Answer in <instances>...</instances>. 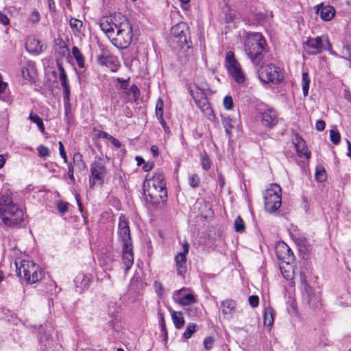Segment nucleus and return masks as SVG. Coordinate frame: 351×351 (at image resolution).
Listing matches in <instances>:
<instances>
[{"label":"nucleus","instance_id":"f257e3e1","mask_svg":"<svg viewBox=\"0 0 351 351\" xmlns=\"http://www.w3.org/2000/svg\"><path fill=\"white\" fill-rule=\"evenodd\" d=\"M0 217L7 226H18L24 220V211L13 202L9 189L3 191L0 195Z\"/></svg>","mask_w":351,"mask_h":351},{"label":"nucleus","instance_id":"f03ea898","mask_svg":"<svg viewBox=\"0 0 351 351\" xmlns=\"http://www.w3.org/2000/svg\"><path fill=\"white\" fill-rule=\"evenodd\" d=\"M0 217L7 226H18L24 220V211L13 202L9 189L3 191L0 195Z\"/></svg>","mask_w":351,"mask_h":351},{"label":"nucleus","instance_id":"7ed1b4c3","mask_svg":"<svg viewBox=\"0 0 351 351\" xmlns=\"http://www.w3.org/2000/svg\"><path fill=\"white\" fill-rule=\"evenodd\" d=\"M145 199L147 204L156 206L159 204L158 197L162 202L167 196L165 176L160 172H156L152 177L146 176L143 183Z\"/></svg>","mask_w":351,"mask_h":351},{"label":"nucleus","instance_id":"20e7f679","mask_svg":"<svg viewBox=\"0 0 351 351\" xmlns=\"http://www.w3.org/2000/svg\"><path fill=\"white\" fill-rule=\"evenodd\" d=\"M244 50L254 65H260L267 51V45L263 36L258 32L247 33Z\"/></svg>","mask_w":351,"mask_h":351},{"label":"nucleus","instance_id":"39448f33","mask_svg":"<svg viewBox=\"0 0 351 351\" xmlns=\"http://www.w3.org/2000/svg\"><path fill=\"white\" fill-rule=\"evenodd\" d=\"M118 234L119 239L123 243V264L125 266V272H128L134 263V252L128 221L123 215L119 217Z\"/></svg>","mask_w":351,"mask_h":351},{"label":"nucleus","instance_id":"423d86ee","mask_svg":"<svg viewBox=\"0 0 351 351\" xmlns=\"http://www.w3.org/2000/svg\"><path fill=\"white\" fill-rule=\"evenodd\" d=\"M113 24L117 34L112 38L111 43L119 49H126L131 43L133 36L130 23L126 17L118 13L114 14Z\"/></svg>","mask_w":351,"mask_h":351},{"label":"nucleus","instance_id":"0eeeda50","mask_svg":"<svg viewBox=\"0 0 351 351\" xmlns=\"http://www.w3.org/2000/svg\"><path fill=\"white\" fill-rule=\"evenodd\" d=\"M18 276L29 284L35 283L42 278L40 269L32 261L21 260L19 264L15 263Z\"/></svg>","mask_w":351,"mask_h":351},{"label":"nucleus","instance_id":"6e6552de","mask_svg":"<svg viewBox=\"0 0 351 351\" xmlns=\"http://www.w3.org/2000/svg\"><path fill=\"white\" fill-rule=\"evenodd\" d=\"M282 204L281 189L277 184H271L264 193V206L267 212L272 213Z\"/></svg>","mask_w":351,"mask_h":351},{"label":"nucleus","instance_id":"1a4fd4ad","mask_svg":"<svg viewBox=\"0 0 351 351\" xmlns=\"http://www.w3.org/2000/svg\"><path fill=\"white\" fill-rule=\"evenodd\" d=\"M108 169L102 158H98L90 165L89 186L93 188L96 185L102 186L107 175Z\"/></svg>","mask_w":351,"mask_h":351},{"label":"nucleus","instance_id":"9d476101","mask_svg":"<svg viewBox=\"0 0 351 351\" xmlns=\"http://www.w3.org/2000/svg\"><path fill=\"white\" fill-rule=\"evenodd\" d=\"M303 47L309 55H316L324 50L331 48L330 43L327 36H322L316 38H308L303 42Z\"/></svg>","mask_w":351,"mask_h":351},{"label":"nucleus","instance_id":"9b49d317","mask_svg":"<svg viewBox=\"0 0 351 351\" xmlns=\"http://www.w3.org/2000/svg\"><path fill=\"white\" fill-rule=\"evenodd\" d=\"M259 78L264 83H279L282 79L279 67L270 64L262 67L259 71Z\"/></svg>","mask_w":351,"mask_h":351},{"label":"nucleus","instance_id":"f8f14e48","mask_svg":"<svg viewBox=\"0 0 351 351\" xmlns=\"http://www.w3.org/2000/svg\"><path fill=\"white\" fill-rule=\"evenodd\" d=\"M195 90L191 88V95L197 107L206 117L210 118V117L213 115V110L208 103V99L205 93H203L198 86H195Z\"/></svg>","mask_w":351,"mask_h":351},{"label":"nucleus","instance_id":"ddd939ff","mask_svg":"<svg viewBox=\"0 0 351 351\" xmlns=\"http://www.w3.org/2000/svg\"><path fill=\"white\" fill-rule=\"evenodd\" d=\"M171 34L174 42L183 47L189 38V27L186 23H178L171 27Z\"/></svg>","mask_w":351,"mask_h":351},{"label":"nucleus","instance_id":"4468645a","mask_svg":"<svg viewBox=\"0 0 351 351\" xmlns=\"http://www.w3.org/2000/svg\"><path fill=\"white\" fill-rule=\"evenodd\" d=\"M276 252L282 263H291L294 261V254L291 248L285 242H280L276 246Z\"/></svg>","mask_w":351,"mask_h":351},{"label":"nucleus","instance_id":"2eb2a0df","mask_svg":"<svg viewBox=\"0 0 351 351\" xmlns=\"http://www.w3.org/2000/svg\"><path fill=\"white\" fill-rule=\"evenodd\" d=\"M189 245L188 242L185 241L182 244V252H179L175 257V261L178 274L179 275H184L187 271V264L186 255L189 253Z\"/></svg>","mask_w":351,"mask_h":351},{"label":"nucleus","instance_id":"dca6fc26","mask_svg":"<svg viewBox=\"0 0 351 351\" xmlns=\"http://www.w3.org/2000/svg\"><path fill=\"white\" fill-rule=\"evenodd\" d=\"M261 121L263 125L271 128L278 121V114L274 108H268L260 112Z\"/></svg>","mask_w":351,"mask_h":351},{"label":"nucleus","instance_id":"f3484780","mask_svg":"<svg viewBox=\"0 0 351 351\" xmlns=\"http://www.w3.org/2000/svg\"><path fill=\"white\" fill-rule=\"evenodd\" d=\"M293 144L297 152L298 156L300 158L308 160L311 157V152L308 151L306 145V142L298 135L295 136Z\"/></svg>","mask_w":351,"mask_h":351},{"label":"nucleus","instance_id":"a211bd4d","mask_svg":"<svg viewBox=\"0 0 351 351\" xmlns=\"http://www.w3.org/2000/svg\"><path fill=\"white\" fill-rule=\"evenodd\" d=\"M220 309L225 319L232 317L236 310V302L232 299H227L221 302Z\"/></svg>","mask_w":351,"mask_h":351},{"label":"nucleus","instance_id":"6ab92c4d","mask_svg":"<svg viewBox=\"0 0 351 351\" xmlns=\"http://www.w3.org/2000/svg\"><path fill=\"white\" fill-rule=\"evenodd\" d=\"M316 12L324 21H330L335 14V8L330 5H324L323 3L316 5Z\"/></svg>","mask_w":351,"mask_h":351},{"label":"nucleus","instance_id":"aec40b11","mask_svg":"<svg viewBox=\"0 0 351 351\" xmlns=\"http://www.w3.org/2000/svg\"><path fill=\"white\" fill-rule=\"evenodd\" d=\"M114 15L110 17L103 18L100 21L99 26L101 30L106 34V36L111 40L113 37V33L115 27L113 24Z\"/></svg>","mask_w":351,"mask_h":351},{"label":"nucleus","instance_id":"412c9836","mask_svg":"<svg viewBox=\"0 0 351 351\" xmlns=\"http://www.w3.org/2000/svg\"><path fill=\"white\" fill-rule=\"evenodd\" d=\"M25 45L27 51L32 53H38L43 50L40 41L33 36L27 38Z\"/></svg>","mask_w":351,"mask_h":351},{"label":"nucleus","instance_id":"4be33fe9","mask_svg":"<svg viewBox=\"0 0 351 351\" xmlns=\"http://www.w3.org/2000/svg\"><path fill=\"white\" fill-rule=\"evenodd\" d=\"M225 65L230 73L241 68L240 64L235 59L234 55L232 51H228L226 53Z\"/></svg>","mask_w":351,"mask_h":351},{"label":"nucleus","instance_id":"5701e85b","mask_svg":"<svg viewBox=\"0 0 351 351\" xmlns=\"http://www.w3.org/2000/svg\"><path fill=\"white\" fill-rule=\"evenodd\" d=\"M280 269L283 277L289 280L293 278V269L291 263H281Z\"/></svg>","mask_w":351,"mask_h":351},{"label":"nucleus","instance_id":"b1692460","mask_svg":"<svg viewBox=\"0 0 351 351\" xmlns=\"http://www.w3.org/2000/svg\"><path fill=\"white\" fill-rule=\"evenodd\" d=\"M171 317L175 327L180 329L184 324V319L182 313L180 311H171Z\"/></svg>","mask_w":351,"mask_h":351},{"label":"nucleus","instance_id":"393cba45","mask_svg":"<svg viewBox=\"0 0 351 351\" xmlns=\"http://www.w3.org/2000/svg\"><path fill=\"white\" fill-rule=\"evenodd\" d=\"M29 119L32 122L37 125L38 130L41 132V133L45 134V126L42 119L34 114L33 112H31L29 115Z\"/></svg>","mask_w":351,"mask_h":351},{"label":"nucleus","instance_id":"a878e982","mask_svg":"<svg viewBox=\"0 0 351 351\" xmlns=\"http://www.w3.org/2000/svg\"><path fill=\"white\" fill-rule=\"evenodd\" d=\"M223 126L227 135L230 138L232 130L234 127L235 121L230 117H224L222 121Z\"/></svg>","mask_w":351,"mask_h":351},{"label":"nucleus","instance_id":"bb28decb","mask_svg":"<svg viewBox=\"0 0 351 351\" xmlns=\"http://www.w3.org/2000/svg\"><path fill=\"white\" fill-rule=\"evenodd\" d=\"M177 302L183 306H189L191 304L196 302V299L191 293L186 294L184 297L180 298Z\"/></svg>","mask_w":351,"mask_h":351},{"label":"nucleus","instance_id":"cd10ccee","mask_svg":"<svg viewBox=\"0 0 351 351\" xmlns=\"http://www.w3.org/2000/svg\"><path fill=\"white\" fill-rule=\"evenodd\" d=\"M72 53H73V56L75 58L79 67L84 68V56L82 54V53L80 52V49L75 46L73 47Z\"/></svg>","mask_w":351,"mask_h":351},{"label":"nucleus","instance_id":"c85d7f7f","mask_svg":"<svg viewBox=\"0 0 351 351\" xmlns=\"http://www.w3.org/2000/svg\"><path fill=\"white\" fill-rule=\"evenodd\" d=\"M263 321L265 325L271 326L274 323V310L271 308H268L265 311L263 315Z\"/></svg>","mask_w":351,"mask_h":351},{"label":"nucleus","instance_id":"c756f323","mask_svg":"<svg viewBox=\"0 0 351 351\" xmlns=\"http://www.w3.org/2000/svg\"><path fill=\"white\" fill-rule=\"evenodd\" d=\"M309 84L310 77L308 73L306 72L302 73V86L303 94L305 97H306L308 94Z\"/></svg>","mask_w":351,"mask_h":351},{"label":"nucleus","instance_id":"7c9ffc66","mask_svg":"<svg viewBox=\"0 0 351 351\" xmlns=\"http://www.w3.org/2000/svg\"><path fill=\"white\" fill-rule=\"evenodd\" d=\"M57 66L59 71V80L61 82L62 86H63L69 84L66 73L63 68L62 64L60 62H58Z\"/></svg>","mask_w":351,"mask_h":351},{"label":"nucleus","instance_id":"2f4dec72","mask_svg":"<svg viewBox=\"0 0 351 351\" xmlns=\"http://www.w3.org/2000/svg\"><path fill=\"white\" fill-rule=\"evenodd\" d=\"M295 243L300 251H306L309 248L308 241L304 237H298L295 238Z\"/></svg>","mask_w":351,"mask_h":351},{"label":"nucleus","instance_id":"473e14b6","mask_svg":"<svg viewBox=\"0 0 351 351\" xmlns=\"http://www.w3.org/2000/svg\"><path fill=\"white\" fill-rule=\"evenodd\" d=\"M73 160L75 165L80 169H84L86 168V165L83 160L82 155L80 153H75L73 154Z\"/></svg>","mask_w":351,"mask_h":351},{"label":"nucleus","instance_id":"72a5a7b5","mask_svg":"<svg viewBox=\"0 0 351 351\" xmlns=\"http://www.w3.org/2000/svg\"><path fill=\"white\" fill-rule=\"evenodd\" d=\"M230 75L234 80L239 84L243 83L245 81V75L241 71V68L236 71H233Z\"/></svg>","mask_w":351,"mask_h":351},{"label":"nucleus","instance_id":"f704fd0d","mask_svg":"<svg viewBox=\"0 0 351 351\" xmlns=\"http://www.w3.org/2000/svg\"><path fill=\"white\" fill-rule=\"evenodd\" d=\"M234 230L237 232H243L245 230V226L243 220L240 217H238L234 220Z\"/></svg>","mask_w":351,"mask_h":351},{"label":"nucleus","instance_id":"c9c22d12","mask_svg":"<svg viewBox=\"0 0 351 351\" xmlns=\"http://www.w3.org/2000/svg\"><path fill=\"white\" fill-rule=\"evenodd\" d=\"M196 324L191 323L187 326L186 330L183 333V337L185 339H189L192 335L195 332Z\"/></svg>","mask_w":351,"mask_h":351},{"label":"nucleus","instance_id":"e433bc0d","mask_svg":"<svg viewBox=\"0 0 351 351\" xmlns=\"http://www.w3.org/2000/svg\"><path fill=\"white\" fill-rule=\"evenodd\" d=\"M330 141L335 144L337 145L339 144L340 141V134L337 130H331L330 131Z\"/></svg>","mask_w":351,"mask_h":351},{"label":"nucleus","instance_id":"4c0bfd02","mask_svg":"<svg viewBox=\"0 0 351 351\" xmlns=\"http://www.w3.org/2000/svg\"><path fill=\"white\" fill-rule=\"evenodd\" d=\"M201 164L204 170H208L210 168V160L206 153L202 155Z\"/></svg>","mask_w":351,"mask_h":351},{"label":"nucleus","instance_id":"58836bf2","mask_svg":"<svg viewBox=\"0 0 351 351\" xmlns=\"http://www.w3.org/2000/svg\"><path fill=\"white\" fill-rule=\"evenodd\" d=\"M83 23L82 21L78 20L75 18H71L70 20V26L72 29H75L77 32L80 31L82 28Z\"/></svg>","mask_w":351,"mask_h":351},{"label":"nucleus","instance_id":"ea45409f","mask_svg":"<svg viewBox=\"0 0 351 351\" xmlns=\"http://www.w3.org/2000/svg\"><path fill=\"white\" fill-rule=\"evenodd\" d=\"M189 184L193 188H197L199 185V178L197 175L193 174L189 178Z\"/></svg>","mask_w":351,"mask_h":351},{"label":"nucleus","instance_id":"a19ab883","mask_svg":"<svg viewBox=\"0 0 351 351\" xmlns=\"http://www.w3.org/2000/svg\"><path fill=\"white\" fill-rule=\"evenodd\" d=\"M37 150H38V155L40 157L46 158L49 156L50 152H49V149L44 145L38 146L37 148Z\"/></svg>","mask_w":351,"mask_h":351},{"label":"nucleus","instance_id":"79ce46f5","mask_svg":"<svg viewBox=\"0 0 351 351\" xmlns=\"http://www.w3.org/2000/svg\"><path fill=\"white\" fill-rule=\"evenodd\" d=\"M163 108L164 103L162 99H158L156 105V115L158 117V115H163Z\"/></svg>","mask_w":351,"mask_h":351},{"label":"nucleus","instance_id":"37998d69","mask_svg":"<svg viewBox=\"0 0 351 351\" xmlns=\"http://www.w3.org/2000/svg\"><path fill=\"white\" fill-rule=\"evenodd\" d=\"M223 106L227 110H230L233 108V100L231 96H226L223 99Z\"/></svg>","mask_w":351,"mask_h":351},{"label":"nucleus","instance_id":"c03bdc74","mask_svg":"<svg viewBox=\"0 0 351 351\" xmlns=\"http://www.w3.org/2000/svg\"><path fill=\"white\" fill-rule=\"evenodd\" d=\"M68 208H69V204L66 203V202H60V203H58V211L61 213V214H64L66 213L67 211H68Z\"/></svg>","mask_w":351,"mask_h":351},{"label":"nucleus","instance_id":"a18cd8bd","mask_svg":"<svg viewBox=\"0 0 351 351\" xmlns=\"http://www.w3.org/2000/svg\"><path fill=\"white\" fill-rule=\"evenodd\" d=\"M58 144H59L60 155L62 158V159L64 160V162L65 163H67L68 162V159H67L66 154V152L64 150L63 144L60 141L58 143Z\"/></svg>","mask_w":351,"mask_h":351},{"label":"nucleus","instance_id":"49530a36","mask_svg":"<svg viewBox=\"0 0 351 351\" xmlns=\"http://www.w3.org/2000/svg\"><path fill=\"white\" fill-rule=\"evenodd\" d=\"M248 301L252 307L255 308L258 306L259 303L258 297L256 295H251L248 298Z\"/></svg>","mask_w":351,"mask_h":351},{"label":"nucleus","instance_id":"de8ad7c7","mask_svg":"<svg viewBox=\"0 0 351 351\" xmlns=\"http://www.w3.org/2000/svg\"><path fill=\"white\" fill-rule=\"evenodd\" d=\"M157 118L159 120L160 124L162 125V128H163L165 132L167 133V134H169L170 133V129L167 126V124L166 123L165 121L164 120L163 115H158V117H157Z\"/></svg>","mask_w":351,"mask_h":351},{"label":"nucleus","instance_id":"09e8293b","mask_svg":"<svg viewBox=\"0 0 351 351\" xmlns=\"http://www.w3.org/2000/svg\"><path fill=\"white\" fill-rule=\"evenodd\" d=\"M68 175L71 182L74 184L75 182L74 178V168L71 163L68 165Z\"/></svg>","mask_w":351,"mask_h":351},{"label":"nucleus","instance_id":"8fccbe9b","mask_svg":"<svg viewBox=\"0 0 351 351\" xmlns=\"http://www.w3.org/2000/svg\"><path fill=\"white\" fill-rule=\"evenodd\" d=\"M214 343L213 338L211 337H206L204 341V345L206 349L210 350L213 348Z\"/></svg>","mask_w":351,"mask_h":351},{"label":"nucleus","instance_id":"3c124183","mask_svg":"<svg viewBox=\"0 0 351 351\" xmlns=\"http://www.w3.org/2000/svg\"><path fill=\"white\" fill-rule=\"evenodd\" d=\"M184 311L188 314V315L191 317H195L197 315V308L190 306L185 307Z\"/></svg>","mask_w":351,"mask_h":351},{"label":"nucleus","instance_id":"603ef678","mask_svg":"<svg viewBox=\"0 0 351 351\" xmlns=\"http://www.w3.org/2000/svg\"><path fill=\"white\" fill-rule=\"evenodd\" d=\"M315 177L317 181L323 182L326 180V176L324 170L317 171Z\"/></svg>","mask_w":351,"mask_h":351},{"label":"nucleus","instance_id":"864d4df0","mask_svg":"<svg viewBox=\"0 0 351 351\" xmlns=\"http://www.w3.org/2000/svg\"><path fill=\"white\" fill-rule=\"evenodd\" d=\"M108 58L104 55H100L97 56V62L101 65H107L108 63Z\"/></svg>","mask_w":351,"mask_h":351},{"label":"nucleus","instance_id":"5fc2aeb1","mask_svg":"<svg viewBox=\"0 0 351 351\" xmlns=\"http://www.w3.org/2000/svg\"><path fill=\"white\" fill-rule=\"evenodd\" d=\"M326 126L325 121L323 120H318L315 124V128L317 130L322 132L324 130Z\"/></svg>","mask_w":351,"mask_h":351},{"label":"nucleus","instance_id":"6e6d98bb","mask_svg":"<svg viewBox=\"0 0 351 351\" xmlns=\"http://www.w3.org/2000/svg\"><path fill=\"white\" fill-rule=\"evenodd\" d=\"M10 23L8 17L0 11V23L6 25Z\"/></svg>","mask_w":351,"mask_h":351},{"label":"nucleus","instance_id":"4d7b16f0","mask_svg":"<svg viewBox=\"0 0 351 351\" xmlns=\"http://www.w3.org/2000/svg\"><path fill=\"white\" fill-rule=\"evenodd\" d=\"M154 166V164L153 162H145L144 165L143 166V169L144 171L148 172L153 169Z\"/></svg>","mask_w":351,"mask_h":351},{"label":"nucleus","instance_id":"13d9d810","mask_svg":"<svg viewBox=\"0 0 351 351\" xmlns=\"http://www.w3.org/2000/svg\"><path fill=\"white\" fill-rule=\"evenodd\" d=\"M117 82L119 83H120V87L121 89L123 90H126L128 88V80H123L121 78H119L118 77L117 79Z\"/></svg>","mask_w":351,"mask_h":351},{"label":"nucleus","instance_id":"bf43d9fd","mask_svg":"<svg viewBox=\"0 0 351 351\" xmlns=\"http://www.w3.org/2000/svg\"><path fill=\"white\" fill-rule=\"evenodd\" d=\"M109 141H110L111 143L117 149L120 148L121 146V142L112 136L110 138Z\"/></svg>","mask_w":351,"mask_h":351},{"label":"nucleus","instance_id":"052dcab7","mask_svg":"<svg viewBox=\"0 0 351 351\" xmlns=\"http://www.w3.org/2000/svg\"><path fill=\"white\" fill-rule=\"evenodd\" d=\"M64 89V99H66L67 101L69 100V96H70V87L69 85H65L63 86Z\"/></svg>","mask_w":351,"mask_h":351},{"label":"nucleus","instance_id":"680f3d73","mask_svg":"<svg viewBox=\"0 0 351 351\" xmlns=\"http://www.w3.org/2000/svg\"><path fill=\"white\" fill-rule=\"evenodd\" d=\"M130 92L133 94L134 97H136L139 94V90L136 85H132L130 87Z\"/></svg>","mask_w":351,"mask_h":351},{"label":"nucleus","instance_id":"e2e57ef3","mask_svg":"<svg viewBox=\"0 0 351 351\" xmlns=\"http://www.w3.org/2000/svg\"><path fill=\"white\" fill-rule=\"evenodd\" d=\"M21 75L25 80H27L29 77L28 69L23 68L21 70Z\"/></svg>","mask_w":351,"mask_h":351},{"label":"nucleus","instance_id":"0e129e2a","mask_svg":"<svg viewBox=\"0 0 351 351\" xmlns=\"http://www.w3.org/2000/svg\"><path fill=\"white\" fill-rule=\"evenodd\" d=\"M150 150H151V152H152V154H153V156L154 157L158 156V147L156 145H152L151 147Z\"/></svg>","mask_w":351,"mask_h":351},{"label":"nucleus","instance_id":"69168bd1","mask_svg":"<svg viewBox=\"0 0 351 351\" xmlns=\"http://www.w3.org/2000/svg\"><path fill=\"white\" fill-rule=\"evenodd\" d=\"M217 184L221 188H223L225 184V180L223 176L220 174L217 178Z\"/></svg>","mask_w":351,"mask_h":351},{"label":"nucleus","instance_id":"338daca9","mask_svg":"<svg viewBox=\"0 0 351 351\" xmlns=\"http://www.w3.org/2000/svg\"><path fill=\"white\" fill-rule=\"evenodd\" d=\"M111 136H112L110 134H109L108 133H107L106 132H104V131H101L99 133V137H101L102 138L107 139L108 141H109V139Z\"/></svg>","mask_w":351,"mask_h":351},{"label":"nucleus","instance_id":"774afa93","mask_svg":"<svg viewBox=\"0 0 351 351\" xmlns=\"http://www.w3.org/2000/svg\"><path fill=\"white\" fill-rule=\"evenodd\" d=\"M343 48L348 54L349 58H351V45H346Z\"/></svg>","mask_w":351,"mask_h":351}]
</instances>
